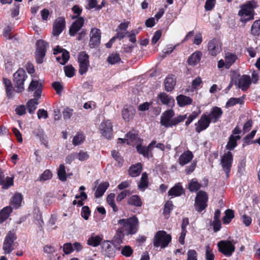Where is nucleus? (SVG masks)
Listing matches in <instances>:
<instances>
[{
  "mask_svg": "<svg viewBox=\"0 0 260 260\" xmlns=\"http://www.w3.org/2000/svg\"><path fill=\"white\" fill-rule=\"evenodd\" d=\"M211 122L210 119L208 118L207 113L203 114L198 122L196 123V132L199 133L206 129L209 126Z\"/></svg>",
  "mask_w": 260,
  "mask_h": 260,
  "instance_id": "18",
  "label": "nucleus"
},
{
  "mask_svg": "<svg viewBox=\"0 0 260 260\" xmlns=\"http://www.w3.org/2000/svg\"><path fill=\"white\" fill-rule=\"evenodd\" d=\"M148 176L146 173H143L142 175L140 183L139 184V188L141 190L144 189L148 186Z\"/></svg>",
  "mask_w": 260,
  "mask_h": 260,
  "instance_id": "46",
  "label": "nucleus"
},
{
  "mask_svg": "<svg viewBox=\"0 0 260 260\" xmlns=\"http://www.w3.org/2000/svg\"><path fill=\"white\" fill-rule=\"evenodd\" d=\"M142 165L140 163L132 166L129 169V174L132 177H137L139 175L142 171Z\"/></svg>",
  "mask_w": 260,
  "mask_h": 260,
  "instance_id": "35",
  "label": "nucleus"
},
{
  "mask_svg": "<svg viewBox=\"0 0 260 260\" xmlns=\"http://www.w3.org/2000/svg\"><path fill=\"white\" fill-rule=\"evenodd\" d=\"M171 241V237L164 231H159L156 233L153 239V246L155 247L164 248Z\"/></svg>",
  "mask_w": 260,
  "mask_h": 260,
  "instance_id": "6",
  "label": "nucleus"
},
{
  "mask_svg": "<svg viewBox=\"0 0 260 260\" xmlns=\"http://www.w3.org/2000/svg\"><path fill=\"white\" fill-rule=\"evenodd\" d=\"M135 112V109L133 106L124 107L122 111L123 119L125 121H129L134 117Z\"/></svg>",
  "mask_w": 260,
  "mask_h": 260,
  "instance_id": "24",
  "label": "nucleus"
},
{
  "mask_svg": "<svg viewBox=\"0 0 260 260\" xmlns=\"http://www.w3.org/2000/svg\"><path fill=\"white\" fill-rule=\"evenodd\" d=\"M42 84L36 80H32L28 88V91H35L34 96L38 99L41 97L42 93Z\"/></svg>",
  "mask_w": 260,
  "mask_h": 260,
  "instance_id": "20",
  "label": "nucleus"
},
{
  "mask_svg": "<svg viewBox=\"0 0 260 260\" xmlns=\"http://www.w3.org/2000/svg\"><path fill=\"white\" fill-rule=\"evenodd\" d=\"M85 140V137L82 133H78L73 139V144L75 146L81 144Z\"/></svg>",
  "mask_w": 260,
  "mask_h": 260,
  "instance_id": "47",
  "label": "nucleus"
},
{
  "mask_svg": "<svg viewBox=\"0 0 260 260\" xmlns=\"http://www.w3.org/2000/svg\"><path fill=\"white\" fill-rule=\"evenodd\" d=\"M39 99L35 98V99H31L27 103V109L29 113H34L39 103L38 100Z\"/></svg>",
  "mask_w": 260,
  "mask_h": 260,
  "instance_id": "37",
  "label": "nucleus"
},
{
  "mask_svg": "<svg viewBox=\"0 0 260 260\" xmlns=\"http://www.w3.org/2000/svg\"><path fill=\"white\" fill-rule=\"evenodd\" d=\"M231 80L234 84L242 90L247 89L251 83V78L249 76L245 75L241 76L239 73L237 72H233L232 73Z\"/></svg>",
  "mask_w": 260,
  "mask_h": 260,
  "instance_id": "5",
  "label": "nucleus"
},
{
  "mask_svg": "<svg viewBox=\"0 0 260 260\" xmlns=\"http://www.w3.org/2000/svg\"><path fill=\"white\" fill-rule=\"evenodd\" d=\"M102 239V236L92 234L88 239L87 244L89 246L96 247L100 244Z\"/></svg>",
  "mask_w": 260,
  "mask_h": 260,
  "instance_id": "30",
  "label": "nucleus"
},
{
  "mask_svg": "<svg viewBox=\"0 0 260 260\" xmlns=\"http://www.w3.org/2000/svg\"><path fill=\"white\" fill-rule=\"evenodd\" d=\"M241 219L242 222L246 226H249L251 223L252 219L251 217L246 214H243L241 216Z\"/></svg>",
  "mask_w": 260,
  "mask_h": 260,
  "instance_id": "60",
  "label": "nucleus"
},
{
  "mask_svg": "<svg viewBox=\"0 0 260 260\" xmlns=\"http://www.w3.org/2000/svg\"><path fill=\"white\" fill-rule=\"evenodd\" d=\"M3 82L5 86L8 96L9 98H12L13 96V87L11 81L7 78H4Z\"/></svg>",
  "mask_w": 260,
  "mask_h": 260,
  "instance_id": "36",
  "label": "nucleus"
},
{
  "mask_svg": "<svg viewBox=\"0 0 260 260\" xmlns=\"http://www.w3.org/2000/svg\"><path fill=\"white\" fill-rule=\"evenodd\" d=\"M120 58L118 54H112L107 58V61L111 64H115L120 61Z\"/></svg>",
  "mask_w": 260,
  "mask_h": 260,
  "instance_id": "49",
  "label": "nucleus"
},
{
  "mask_svg": "<svg viewBox=\"0 0 260 260\" xmlns=\"http://www.w3.org/2000/svg\"><path fill=\"white\" fill-rule=\"evenodd\" d=\"M26 75L25 71L23 69H19L14 74V81L16 88V91L21 92L23 91L24 82L26 79Z\"/></svg>",
  "mask_w": 260,
  "mask_h": 260,
  "instance_id": "7",
  "label": "nucleus"
},
{
  "mask_svg": "<svg viewBox=\"0 0 260 260\" xmlns=\"http://www.w3.org/2000/svg\"><path fill=\"white\" fill-rule=\"evenodd\" d=\"M233 162V155L231 152L225 153L221 158V165L226 176H228L231 171Z\"/></svg>",
  "mask_w": 260,
  "mask_h": 260,
  "instance_id": "12",
  "label": "nucleus"
},
{
  "mask_svg": "<svg viewBox=\"0 0 260 260\" xmlns=\"http://www.w3.org/2000/svg\"><path fill=\"white\" fill-rule=\"evenodd\" d=\"M37 49L36 57L38 63H41L43 61V58L45 55L47 43L43 40H38L36 43Z\"/></svg>",
  "mask_w": 260,
  "mask_h": 260,
  "instance_id": "14",
  "label": "nucleus"
},
{
  "mask_svg": "<svg viewBox=\"0 0 260 260\" xmlns=\"http://www.w3.org/2000/svg\"><path fill=\"white\" fill-rule=\"evenodd\" d=\"M242 100L239 98H231L226 104V106L227 107H232L234 105H235L236 104L238 103H241Z\"/></svg>",
  "mask_w": 260,
  "mask_h": 260,
  "instance_id": "58",
  "label": "nucleus"
},
{
  "mask_svg": "<svg viewBox=\"0 0 260 260\" xmlns=\"http://www.w3.org/2000/svg\"><path fill=\"white\" fill-rule=\"evenodd\" d=\"M203 41V38L201 33L198 32L194 36V38L193 40V44L199 46L200 45Z\"/></svg>",
  "mask_w": 260,
  "mask_h": 260,
  "instance_id": "63",
  "label": "nucleus"
},
{
  "mask_svg": "<svg viewBox=\"0 0 260 260\" xmlns=\"http://www.w3.org/2000/svg\"><path fill=\"white\" fill-rule=\"evenodd\" d=\"M251 34L254 36H258L260 35V20L255 21L251 26Z\"/></svg>",
  "mask_w": 260,
  "mask_h": 260,
  "instance_id": "45",
  "label": "nucleus"
},
{
  "mask_svg": "<svg viewBox=\"0 0 260 260\" xmlns=\"http://www.w3.org/2000/svg\"><path fill=\"white\" fill-rule=\"evenodd\" d=\"M130 194L128 190H124L120 192L116 197V201L118 202H121L124 199L127 195Z\"/></svg>",
  "mask_w": 260,
  "mask_h": 260,
  "instance_id": "62",
  "label": "nucleus"
},
{
  "mask_svg": "<svg viewBox=\"0 0 260 260\" xmlns=\"http://www.w3.org/2000/svg\"><path fill=\"white\" fill-rule=\"evenodd\" d=\"M176 101L178 106L180 107L190 105L192 102V100L190 97L183 94L178 95L176 97Z\"/></svg>",
  "mask_w": 260,
  "mask_h": 260,
  "instance_id": "26",
  "label": "nucleus"
},
{
  "mask_svg": "<svg viewBox=\"0 0 260 260\" xmlns=\"http://www.w3.org/2000/svg\"><path fill=\"white\" fill-rule=\"evenodd\" d=\"M173 205L171 201H168L165 205L164 213L167 218H168L170 213L173 209Z\"/></svg>",
  "mask_w": 260,
  "mask_h": 260,
  "instance_id": "52",
  "label": "nucleus"
},
{
  "mask_svg": "<svg viewBox=\"0 0 260 260\" xmlns=\"http://www.w3.org/2000/svg\"><path fill=\"white\" fill-rule=\"evenodd\" d=\"M184 192L183 188L180 183H177L172 188H171L169 192V196L172 197L180 196Z\"/></svg>",
  "mask_w": 260,
  "mask_h": 260,
  "instance_id": "28",
  "label": "nucleus"
},
{
  "mask_svg": "<svg viewBox=\"0 0 260 260\" xmlns=\"http://www.w3.org/2000/svg\"><path fill=\"white\" fill-rule=\"evenodd\" d=\"M138 219L135 216L127 219H120L117 221L119 231H122L126 235L136 233L138 227Z\"/></svg>",
  "mask_w": 260,
  "mask_h": 260,
  "instance_id": "2",
  "label": "nucleus"
},
{
  "mask_svg": "<svg viewBox=\"0 0 260 260\" xmlns=\"http://www.w3.org/2000/svg\"><path fill=\"white\" fill-rule=\"evenodd\" d=\"M165 89L167 91H171L176 84V79L174 76L169 75L164 82Z\"/></svg>",
  "mask_w": 260,
  "mask_h": 260,
  "instance_id": "25",
  "label": "nucleus"
},
{
  "mask_svg": "<svg viewBox=\"0 0 260 260\" xmlns=\"http://www.w3.org/2000/svg\"><path fill=\"white\" fill-rule=\"evenodd\" d=\"M11 212L12 208L11 207H6L0 212V223L3 222L8 218Z\"/></svg>",
  "mask_w": 260,
  "mask_h": 260,
  "instance_id": "38",
  "label": "nucleus"
},
{
  "mask_svg": "<svg viewBox=\"0 0 260 260\" xmlns=\"http://www.w3.org/2000/svg\"><path fill=\"white\" fill-rule=\"evenodd\" d=\"M73 113V109L71 108H69L68 107H66L62 111V115L64 119H69L72 116Z\"/></svg>",
  "mask_w": 260,
  "mask_h": 260,
  "instance_id": "55",
  "label": "nucleus"
},
{
  "mask_svg": "<svg viewBox=\"0 0 260 260\" xmlns=\"http://www.w3.org/2000/svg\"><path fill=\"white\" fill-rule=\"evenodd\" d=\"M66 26L64 19L59 17L56 19L53 25L52 34L54 36H58L64 29Z\"/></svg>",
  "mask_w": 260,
  "mask_h": 260,
  "instance_id": "19",
  "label": "nucleus"
},
{
  "mask_svg": "<svg viewBox=\"0 0 260 260\" xmlns=\"http://www.w3.org/2000/svg\"><path fill=\"white\" fill-rule=\"evenodd\" d=\"M193 154L190 151H186L182 154L179 158L178 161L180 165L184 166L188 164L193 158Z\"/></svg>",
  "mask_w": 260,
  "mask_h": 260,
  "instance_id": "27",
  "label": "nucleus"
},
{
  "mask_svg": "<svg viewBox=\"0 0 260 260\" xmlns=\"http://www.w3.org/2000/svg\"><path fill=\"white\" fill-rule=\"evenodd\" d=\"M217 246L219 251L226 256H231L235 251V246L230 241H221Z\"/></svg>",
  "mask_w": 260,
  "mask_h": 260,
  "instance_id": "11",
  "label": "nucleus"
},
{
  "mask_svg": "<svg viewBox=\"0 0 260 260\" xmlns=\"http://www.w3.org/2000/svg\"><path fill=\"white\" fill-rule=\"evenodd\" d=\"M22 197L20 193H16L12 199L11 203L14 208H18L21 205Z\"/></svg>",
  "mask_w": 260,
  "mask_h": 260,
  "instance_id": "41",
  "label": "nucleus"
},
{
  "mask_svg": "<svg viewBox=\"0 0 260 260\" xmlns=\"http://www.w3.org/2000/svg\"><path fill=\"white\" fill-rule=\"evenodd\" d=\"M15 239V233L13 231H11L8 233L3 246V249L5 253H9L13 250V243Z\"/></svg>",
  "mask_w": 260,
  "mask_h": 260,
  "instance_id": "13",
  "label": "nucleus"
},
{
  "mask_svg": "<svg viewBox=\"0 0 260 260\" xmlns=\"http://www.w3.org/2000/svg\"><path fill=\"white\" fill-rule=\"evenodd\" d=\"M208 51L212 56H215L221 51V43L216 39L210 40L208 44Z\"/></svg>",
  "mask_w": 260,
  "mask_h": 260,
  "instance_id": "17",
  "label": "nucleus"
},
{
  "mask_svg": "<svg viewBox=\"0 0 260 260\" xmlns=\"http://www.w3.org/2000/svg\"><path fill=\"white\" fill-rule=\"evenodd\" d=\"M223 111L220 108L214 107L207 115L211 122L215 123L221 117Z\"/></svg>",
  "mask_w": 260,
  "mask_h": 260,
  "instance_id": "21",
  "label": "nucleus"
},
{
  "mask_svg": "<svg viewBox=\"0 0 260 260\" xmlns=\"http://www.w3.org/2000/svg\"><path fill=\"white\" fill-rule=\"evenodd\" d=\"M52 177V174L50 170H46L39 177L40 181H45L50 179Z\"/></svg>",
  "mask_w": 260,
  "mask_h": 260,
  "instance_id": "51",
  "label": "nucleus"
},
{
  "mask_svg": "<svg viewBox=\"0 0 260 260\" xmlns=\"http://www.w3.org/2000/svg\"><path fill=\"white\" fill-rule=\"evenodd\" d=\"M63 250L66 254L71 253L74 250L73 245L71 243H65L63 246Z\"/></svg>",
  "mask_w": 260,
  "mask_h": 260,
  "instance_id": "61",
  "label": "nucleus"
},
{
  "mask_svg": "<svg viewBox=\"0 0 260 260\" xmlns=\"http://www.w3.org/2000/svg\"><path fill=\"white\" fill-rule=\"evenodd\" d=\"M34 212L36 214V215L34 216V218L37 221L36 224L42 226V224L43 223V221L39 209L38 208H35L34 209Z\"/></svg>",
  "mask_w": 260,
  "mask_h": 260,
  "instance_id": "54",
  "label": "nucleus"
},
{
  "mask_svg": "<svg viewBox=\"0 0 260 260\" xmlns=\"http://www.w3.org/2000/svg\"><path fill=\"white\" fill-rule=\"evenodd\" d=\"M200 113V111H199L198 113L193 112L190 115L188 116V117L187 116L186 118L187 119L185 122V125L188 126L194 119L198 117Z\"/></svg>",
  "mask_w": 260,
  "mask_h": 260,
  "instance_id": "57",
  "label": "nucleus"
},
{
  "mask_svg": "<svg viewBox=\"0 0 260 260\" xmlns=\"http://www.w3.org/2000/svg\"><path fill=\"white\" fill-rule=\"evenodd\" d=\"M100 133L105 138L109 139L112 137L113 125L110 120H103L100 125Z\"/></svg>",
  "mask_w": 260,
  "mask_h": 260,
  "instance_id": "10",
  "label": "nucleus"
},
{
  "mask_svg": "<svg viewBox=\"0 0 260 260\" xmlns=\"http://www.w3.org/2000/svg\"><path fill=\"white\" fill-rule=\"evenodd\" d=\"M66 75L68 77H72L75 74V69L71 66H67L64 67Z\"/></svg>",
  "mask_w": 260,
  "mask_h": 260,
  "instance_id": "56",
  "label": "nucleus"
},
{
  "mask_svg": "<svg viewBox=\"0 0 260 260\" xmlns=\"http://www.w3.org/2000/svg\"><path fill=\"white\" fill-rule=\"evenodd\" d=\"M57 175L59 179L61 181H64L67 179L65 167L64 165L61 164L59 166L57 170Z\"/></svg>",
  "mask_w": 260,
  "mask_h": 260,
  "instance_id": "43",
  "label": "nucleus"
},
{
  "mask_svg": "<svg viewBox=\"0 0 260 260\" xmlns=\"http://www.w3.org/2000/svg\"><path fill=\"white\" fill-rule=\"evenodd\" d=\"M13 177H7L5 178L4 175H0V185L3 189H8L13 185Z\"/></svg>",
  "mask_w": 260,
  "mask_h": 260,
  "instance_id": "29",
  "label": "nucleus"
},
{
  "mask_svg": "<svg viewBox=\"0 0 260 260\" xmlns=\"http://www.w3.org/2000/svg\"><path fill=\"white\" fill-rule=\"evenodd\" d=\"M237 56L234 53L231 52H226L225 54L224 59L225 61L226 68L229 69L234 63L237 59Z\"/></svg>",
  "mask_w": 260,
  "mask_h": 260,
  "instance_id": "31",
  "label": "nucleus"
},
{
  "mask_svg": "<svg viewBox=\"0 0 260 260\" xmlns=\"http://www.w3.org/2000/svg\"><path fill=\"white\" fill-rule=\"evenodd\" d=\"M125 234L122 231H119V229H117V232L113 239V242L115 245H119L122 242Z\"/></svg>",
  "mask_w": 260,
  "mask_h": 260,
  "instance_id": "42",
  "label": "nucleus"
},
{
  "mask_svg": "<svg viewBox=\"0 0 260 260\" xmlns=\"http://www.w3.org/2000/svg\"><path fill=\"white\" fill-rule=\"evenodd\" d=\"M214 254L209 245L206 246V260H214Z\"/></svg>",
  "mask_w": 260,
  "mask_h": 260,
  "instance_id": "53",
  "label": "nucleus"
},
{
  "mask_svg": "<svg viewBox=\"0 0 260 260\" xmlns=\"http://www.w3.org/2000/svg\"><path fill=\"white\" fill-rule=\"evenodd\" d=\"M257 7V3L255 0L247 1L245 4L241 6L238 12V15L240 17V21L242 22H246L254 19V9Z\"/></svg>",
  "mask_w": 260,
  "mask_h": 260,
  "instance_id": "4",
  "label": "nucleus"
},
{
  "mask_svg": "<svg viewBox=\"0 0 260 260\" xmlns=\"http://www.w3.org/2000/svg\"><path fill=\"white\" fill-rule=\"evenodd\" d=\"M127 202L128 205L136 207H141L142 205V202L140 198L137 195H133L130 197Z\"/></svg>",
  "mask_w": 260,
  "mask_h": 260,
  "instance_id": "34",
  "label": "nucleus"
},
{
  "mask_svg": "<svg viewBox=\"0 0 260 260\" xmlns=\"http://www.w3.org/2000/svg\"><path fill=\"white\" fill-rule=\"evenodd\" d=\"M54 54L58 55L56 59L62 65L65 64L70 58L69 53L58 46L54 48Z\"/></svg>",
  "mask_w": 260,
  "mask_h": 260,
  "instance_id": "16",
  "label": "nucleus"
},
{
  "mask_svg": "<svg viewBox=\"0 0 260 260\" xmlns=\"http://www.w3.org/2000/svg\"><path fill=\"white\" fill-rule=\"evenodd\" d=\"M201 184L196 179H192L188 185V188L191 191H196L201 187Z\"/></svg>",
  "mask_w": 260,
  "mask_h": 260,
  "instance_id": "48",
  "label": "nucleus"
},
{
  "mask_svg": "<svg viewBox=\"0 0 260 260\" xmlns=\"http://www.w3.org/2000/svg\"><path fill=\"white\" fill-rule=\"evenodd\" d=\"M202 53L200 51H197L193 53L188 59V63L190 66H195L198 63L201 59Z\"/></svg>",
  "mask_w": 260,
  "mask_h": 260,
  "instance_id": "32",
  "label": "nucleus"
},
{
  "mask_svg": "<svg viewBox=\"0 0 260 260\" xmlns=\"http://www.w3.org/2000/svg\"><path fill=\"white\" fill-rule=\"evenodd\" d=\"M115 194L111 193L109 194L107 198V201L108 204L112 208L113 211L117 212L118 211V208L117 207L116 204L114 202Z\"/></svg>",
  "mask_w": 260,
  "mask_h": 260,
  "instance_id": "44",
  "label": "nucleus"
},
{
  "mask_svg": "<svg viewBox=\"0 0 260 260\" xmlns=\"http://www.w3.org/2000/svg\"><path fill=\"white\" fill-rule=\"evenodd\" d=\"M78 59L79 64V72L83 75L86 73L89 66L88 55L85 52H81L78 55Z\"/></svg>",
  "mask_w": 260,
  "mask_h": 260,
  "instance_id": "9",
  "label": "nucleus"
},
{
  "mask_svg": "<svg viewBox=\"0 0 260 260\" xmlns=\"http://www.w3.org/2000/svg\"><path fill=\"white\" fill-rule=\"evenodd\" d=\"M157 98L162 104L166 105L169 107L172 108L175 105V100L174 98L165 92L159 93Z\"/></svg>",
  "mask_w": 260,
  "mask_h": 260,
  "instance_id": "22",
  "label": "nucleus"
},
{
  "mask_svg": "<svg viewBox=\"0 0 260 260\" xmlns=\"http://www.w3.org/2000/svg\"><path fill=\"white\" fill-rule=\"evenodd\" d=\"M109 184L107 182H105L101 183L95 192V197L96 198H99L102 196L107 189L108 188Z\"/></svg>",
  "mask_w": 260,
  "mask_h": 260,
  "instance_id": "33",
  "label": "nucleus"
},
{
  "mask_svg": "<svg viewBox=\"0 0 260 260\" xmlns=\"http://www.w3.org/2000/svg\"><path fill=\"white\" fill-rule=\"evenodd\" d=\"M175 112L172 109H169L163 112L160 117V124L166 127H172L183 122L187 117V114L180 115L173 118Z\"/></svg>",
  "mask_w": 260,
  "mask_h": 260,
  "instance_id": "3",
  "label": "nucleus"
},
{
  "mask_svg": "<svg viewBox=\"0 0 260 260\" xmlns=\"http://www.w3.org/2000/svg\"><path fill=\"white\" fill-rule=\"evenodd\" d=\"M240 138L239 136H231L229 141L226 145V148L229 150H233L237 146V141Z\"/></svg>",
  "mask_w": 260,
  "mask_h": 260,
  "instance_id": "39",
  "label": "nucleus"
},
{
  "mask_svg": "<svg viewBox=\"0 0 260 260\" xmlns=\"http://www.w3.org/2000/svg\"><path fill=\"white\" fill-rule=\"evenodd\" d=\"M84 18L83 17L78 18L71 25L69 32L71 36H74L81 29L84 23Z\"/></svg>",
  "mask_w": 260,
  "mask_h": 260,
  "instance_id": "23",
  "label": "nucleus"
},
{
  "mask_svg": "<svg viewBox=\"0 0 260 260\" xmlns=\"http://www.w3.org/2000/svg\"><path fill=\"white\" fill-rule=\"evenodd\" d=\"M225 215L222 218L223 223L224 224L229 223L232 219L234 217V211L231 209H227L225 210Z\"/></svg>",
  "mask_w": 260,
  "mask_h": 260,
  "instance_id": "40",
  "label": "nucleus"
},
{
  "mask_svg": "<svg viewBox=\"0 0 260 260\" xmlns=\"http://www.w3.org/2000/svg\"><path fill=\"white\" fill-rule=\"evenodd\" d=\"M186 260H197V253L194 250H189Z\"/></svg>",
  "mask_w": 260,
  "mask_h": 260,
  "instance_id": "64",
  "label": "nucleus"
},
{
  "mask_svg": "<svg viewBox=\"0 0 260 260\" xmlns=\"http://www.w3.org/2000/svg\"><path fill=\"white\" fill-rule=\"evenodd\" d=\"M89 46L91 48L98 46L101 42V32L99 29L96 28H91L90 31Z\"/></svg>",
  "mask_w": 260,
  "mask_h": 260,
  "instance_id": "15",
  "label": "nucleus"
},
{
  "mask_svg": "<svg viewBox=\"0 0 260 260\" xmlns=\"http://www.w3.org/2000/svg\"><path fill=\"white\" fill-rule=\"evenodd\" d=\"M126 142L127 145H136L137 151L142 154L144 156L147 158L151 157L152 156V150L156 145V141H152L147 147L142 146L141 144V140L138 138V136L136 135L133 132H129L128 133L124 138V139L118 138V143H123Z\"/></svg>",
  "mask_w": 260,
  "mask_h": 260,
  "instance_id": "1",
  "label": "nucleus"
},
{
  "mask_svg": "<svg viewBox=\"0 0 260 260\" xmlns=\"http://www.w3.org/2000/svg\"><path fill=\"white\" fill-rule=\"evenodd\" d=\"M103 249L107 252L108 254L112 253V247L110 242L108 241H104L103 243Z\"/></svg>",
  "mask_w": 260,
  "mask_h": 260,
  "instance_id": "59",
  "label": "nucleus"
},
{
  "mask_svg": "<svg viewBox=\"0 0 260 260\" xmlns=\"http://www.w3.org/2000/svg\"><path fill=\"white\" fill-rule=\"evenodd\" d=\"M208 199L207 194L205 192L200 191L197 193L195 199L194 207L198 212H201L205 209L207 206Z\"/></svg>",
  "mask_w": 260,
  "mask_h": 260,
  "instance_id": "8",
  "label": "nucleus"
},
{
  "mask_svg": "<svg viewBox=\"0 0 260 260\" xmlns=\"http://www.w3.org/2000/svg\"><path fill=\"white\" fill-rule=\"evenodd\" d=\"M76 158L80 161H85L88 159L89 155L87 152L83 150H80L79 152L76 153Z\"/></svg>",
  "mask_w": 260,
  "mask_h": 260,
  "instance_id": "50",
  "label": "nucleus"
}]
</instances>
